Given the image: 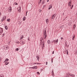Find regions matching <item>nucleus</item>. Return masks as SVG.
I'll return each instance as SVG.
<instances>
[{
  "label": "nucleus",
  "instance_id": "1",
  "mask_svg": "<svg viewBox=\"0 0 77 77\" xmlns=\"http://www.w3.org/2000/svg\"><path fill=\"white\" fill-rule=\"evenodd\" d=\"M43 40V38L41 37V38L40 39V41L41 42V43L42 44V46L44 47V44H45V41L44 40L42 41Z\"/></svg>",
  "mask_w": 77,
  "mask_h": 77
},
{
  "label": "nucleus",
  "instance_id": "2",
  "mask_svg": "<svg viewBox=\"0 0 77 77\" xmlns=\"http://www.w3.org/2000/svg\"><path fill=\"white\" fill-rule=\"evenodd\" d=\"M67 75H70V76H71V77H75V75H74L71 73H67Z\"/></svg>",
  "mask_w": 77,
  "mask_h": 77
},
{
  "label": "nucleus",
  "instance_id": "3",
  "mask_svg": "<svg viewBox=\"0 0 77 77\" xmlns=\"http://www.w3.org/2000/svg\"><path fill=\"white\" fill-rule=\"evenodd\" d=\"M3 28H1V30H0V35H2V33H3Z\"/></svg>",
  "mask_w": 77,
  "mask_h": 77
},
{
  "label": "nucleus",
  "instance_id": "4",
  "mask_svg": "<svg viewBox=\"0 0 77 77\" xmlns=\"http://www.w3.org/2000/svg\"><path fill=\"white\" fill-rule=\"evenodd\" d=\"M5 18L4 19L3 18L1 19L2 22H3V21H5V20L6 19V17L5 16Z\"/></svg>",
  "mask_w": 77,
  "mask_h": 77
},
{
  "label": "nucleus",
  "instance_id": "5",
  "mask_svg": "<svg viewBox=\"0 0 77 77\" xmlns=\"http://www.w3.org/2000/svg\"><path fill=\"white\" fill-rule=\"evenodd\" d=\"M8 11L9 12H11L12 11V7H11L10 8L8 9Z\"/></svg>",
  "mask_w": 77,
  "mask_h": 77
},
{
  "label": "nucleus",
  "instance_id": "6",
  "mask_svg": "<svg viewBox=\"0 0 77 77\" xmlns=\"http://www.w3.org/2000/svg\"><path fill=\"white\" fill-rule=\"evenodd\" d=\"M43 34L44 35H46V34H47V32H46V29L44 30Z\"/></svg>",
  "mask_w": 77,
  "mask_h": 77
},
{
  "label": "nucleus",
  "instance_id": "7",
  "mask_svg": "<svg viewBox=\"0 0 77 77\" xmlns=\"http://www.w3.org/2000/svg\"><path fill=\"white\" fill-rule=\"evenodd\" d=\"M56 16V15H55V14H53L52 16V19H54Z\"/></svg>",
  "mask_w": 77,
  "mask_h": 77
},
{
  "label": "nucleus",
  "instance_id": "8",
  "mask_svg": "<svg viewBox=\"0 0 77 77\" xmlns=\"http://www.w3.org/2000/svg\"><path fill=\"white\" fill-rule=\"evenodd\" d=\"M46 23L47 24H48V22L49 21V20H48V19H47L46 20Z\"/></svg>",
  "mask_w": 77,
  "mask_h": 77
},
{
  "label": "nucleus",
  "instance_id": "9",
  "mask_svg": "<svg viewBox=\"0 0 77 77\" xmlns=\"http://www.w3.org/2000/svg\"><path fill=\"white\" fill-rule=\"evenodd\" d=\"M36 57L38 61H39V58H40V57H39V56H36Z\"/></svg>",
  "mask_w": 77,
  "mask_h": 77
},
{
  "label": "nucleus",
  "instance_id": "10",
  "mask_svg": "<svg viewBox=\"0 0 77 77\" xmlns=\"http://www.w3.org/2000/svg\"><path fill=\"white\" fill-rule=\"evenodd\" d=\"M45 3V0H43L42 1V5H44Z\"/></svg>",
  "mask_w": 77,
  "mask_h": 77
},
{
  "label": "nucleus",
  "instance_id": "11",
  "mask_svg": "<svg viewBox=\"0 0 77 77\" xmlns=\"http://www.w3.org/2000/svg\"><path fill=\"white\" fill-rule=\"evenodd\" d=\"M76 27V25H75V24H74L73 26V29L74 30L75 29V27Z\"/></svg>",
  "mask_w": 77,
  "mask_h": 77
},
{
  "label": "nucleus",
  "instance_id": "12",
  "mask_svg": "<svg viewBox=\"0 0 77 77\" xmlns=\"http://www.w3.org/2000/svg\"><path fill=\"white\" fill-rule=\"evenodd\" d=\"M9 60V59L8 58H6L5 61H4V62H8Z\"/></svg>",
  "mask_w": 77,
  "mask_h": 77
},
{
  "label": "nucleus",
  "instance_id": "13",
  "mask_svg": "<svg viewBox=\"0 0 77 77\" xmlns=\"http://www.w3.org/2000/svg\"><path fill=\"white\" fill-rule=\"evenodd\" d=\"M5 29H6V30H8V26H5Z\"/></svg>",
  "mask_w": 77,
  "mask_h": 77
},
{
  "label": "nucleus",
  "instance_id": "14",
  "mask_svg": "<svg viewBox=\"0 0 77 77\" xmlns=\"http://www.w3.org/2000/svg\"><path fill=\"white\" fill-rule=\"evenodd\" d=\"M26 19V17H24L23 18V20L25 21Z\"/></svg>",
  "mask_w": 77,
  "mask_h": 77
},
{
  "label": "nucleus",
  "instance_id": "15",
  "mask_svg": "<svg viewBox=\"0 0 77 77\" xmlns=\"http://www.w3.org/2000/svg\"><path fill=\"white\" fill-rule=\"evenodd\" d=\"M52 8V6H51V5H49V8L48 9V10H50V9L51 8Z\"/></svg>",
  "mask_w": 77,
  "mask_h": 77
},
{
  "label": "nucleus",
  "instance_id": "16",
  "mask_svg": "<svg viewBox=\"0 0 77 77\" xmlns=\"http://www.w3.org/2000/svg\"><path fill=\"white\" fill-rule=\"evenodd\" d=\"M34 69H37V68H38V67H37V66H34Z\"/></svg>",
  "mask_w": 77,
  "mask_h": 77
},
{
  "label": "nucleus",
  "instance_id": "17",
  "mask_svg": "<svg viewBox=\"0 0 77 77\" xmlns=\"http://www.w3.org/2000/svg\"><path fill=\"white\" fill-rule=\"evenodd\" d=\"M75 38V35H74L73 36V37L72 38V40H74V39Z\"/></svg>",
  "mask_w": 77,
  "mask_h": 77
},
{
  "label": "nucleus",
  "instance_id": "18",
  "mask_svg": "<svg viewBox=\"0 0 77 77\" xmlns=\"http://www.w3.org/2000/svg\"><path fill=\"white\" fill-rule=\"evenodd\" d=\"M5 65H8V64H9V62H5Z\"/></svg>",
  "mask_w": 77,
  "mask_h": 77
},
{
  "label": "nucleus",
  "instance_id": "19",
  "mask_svg": "<svg viewBox=\"0 0 77 77\" xmlns=\"http://www.w3.org/2000/svg\"><path fill=\"white\" fill-rule=\"evenodd\" d=\"M71 2H69L68 3V5H69V6H71V5H70L71 4Z\"/></svg>",
  "mask_w": 77,
  "mask_h": 77
},
{
  "label": "nucleus",
  "instance_id": "20",
  "mask_svg": "<svg viewBox=\"0 0 77 77\" xmlns=\"http://www.w3.org/2000/svg\"><path fill=\"white\" fill-rule=\"evenodd\" d=\"M63 27H64V25H63L60 26V28H61V29H63Z\"/></svg>",
  "mask_w": 77,
  "mask_h": 77
},
{
  "label": "nucleus",
  "instance_id": "21",
  "mask_svg": "<svg viewBox=\"0 0 77 77\" xmlns=\"http://www.w3.org/2000/svg\"><path fill=\"white\" fill-rule=\"evenodd\" d=\"M55 42H56L57 44V42H58V39H56Z\"/></svg>",
  "mask_w": 77,
  "mask_h": 77
},
{
  "label": "nucleus",
  "instance_id": "22",
  "mask_svg": "<svg viewBox=\"0 0 77 77\" xmlns=\"http://www.w3.org/2000/svg\"><path fill=\"white\" fill-rule=\"evenodd\" d=\"M48 44H50V40H48Z\"/></svg>",
  "mask_w": 77,
  "mask_h": 77
},
{
  "label": "nucleus",
  "instance_id": "23",
  "mask_svg": "<svg viewBox=\"0 0 77 77\" xmlns=\"http://www.w3.org/2000/svg\"><path fill=\"white\" fill-rule=\"evenodd\" d=\"M15 50L17 51H18L19 50V49L18 48H16V49H15Z\"/></svg>",
  "mask_w": 77,
  "mask_h": 77
},
{
  "label": "nucleus",
  "instance_id": "24",
  "mask_svg": "<svg viewBox=\"0 0 77 77\" xmlns=\"http://www.w3.org/2000/svg\"><path fill=\"white\" fill-rule=\"evenodd\" d=\"M24 38V36L22 35L21 37H20L21 39H23Z\"/></svg>",
  "mask_w": 77,
  "mask_h": 77
},
{
  "label": "nucleus",
  "instance_id": "25",
  "mask_svg": "<svg viewBox=\"0 0 77 77\" xmlns=\"http://www.w3.org/2000/svg\"><path fill=\"white\" fill-rule=\"evenodd\" d=\"M66 53H67V54L68 55V50H66Z\"/></svg>",
  "mask_w": 77,
  "mask_h": 77
},
{
  "label": "nucleus",
  "instance_id": "26",
  "mask_svg": "<svg viewBox=\"0 0 77 77\" xmlns=\"http://www.w3.org/2000/svg\"><path fill=\"white\" fill-rule=\"evenodd\" d=\"M17 44H20V42L18 41H17Z\"/></svg>",
  "mask_w": 77,
  "mask_h": 77
},
{
  "label": "nucleus",
  "instance_id": "27",
  "mask_svg": "<svg viewBox=\"0 0 77 77\" xmlns=\"http://www.w3.org/2000/svg\"><path fill=\"white\" fill-rule=\"evenodd\" d=\"M5 47H6V48H7L6 49V50L8 49V46H5Z\"/></svg>",
  "mask_w": 77,
  "mask_h": 77
},
{
  "label": "nucleus",
  "instance_id": "28",
  "mask_svg": "<svg viewBox=\"0 0 77 77\" xmlns=\"http://www.w3.org/2000/svg\"><path fill=\"white\" fill-rule=\"evenodd\" d=\"M47 34L44 35V36H45V37H47Z\"/></svg>",
  "mask_w": 77,
  "mask_h": 77
},
{
  "label": "nucleus",
  "instance_id": "29",
  "mask_svg": "<svg viewBox=\"0 0 77 77\" xmlns=\"http://www.w3.org/2000/svg\"><path fill=\"white\" fill-rule=\"evenodd\" d=\"M37 74H38V75H39V74H40L39 72H37Z\"/></svg>",
  "mask_w": 77,
  "mask_h": 77
},
{
  "label": "nucleus",
  "instance_id": "30",
  "mask_svg": "<svg viewBox=\"0 0 77 77\" xmlns=\"http://www.w3.org/2000/svg\"><path fill=\"white\" fill-rule=\"evenodd\" d=\"M42 10L41 9L39 10V12L41 13V12H42Z\"/></svg>",
  "mask_w": 77,
  "mask_h": 77
},
{
  "label": "nucleus",
  "instance_id": "31",
  "mask_svg": "<svg viewBox=\"0 0 77 77\" xmlns=\"http://www.w3.org/2000/svg\"><path fill=\"white\" fill-rule=\"evenodd\" d=\"M2 57H0V62H1V60H2Z\"/></svg>",
  "mask_w": 77,
  "mask_h": 77
},
{
  "label": "nucleus",
  "instance_id": "32",
  "mask_svg": "<svg viewBox=\"0 0 77 77\" xmlns=\"http://www.w3.org/2000/svg\"><path fill=\"white\" fill-rule=\"evenodd\" d=\"M52 75L53 77H54V73L52 74Z\"/></svg>",
  "mask_w": 77,
  "mask_h": 77
},
{
  "label": "nucleus",
  "instance_id": "33",
  "mask_svg": "<svg viewBox=\"0 0 77 77\" xmlns=\"http://www.w3.org/2000/svg\"><path fill=\"white\" fill-rule=\"evenodd\" d=\"M11 44V42H8V45H9V44Z\"/></svg>",
  "mask_w": 77,
  "mask_h": 77
},
{
  "label": "nucleus",
  "instance_id": "34",
  "mask_svg": "<svg viewBox=\"0 0 77 77\" xmlns=\"http://www.w3.org/2000/svg\"><path fill=\"white\" fill-rule=\"evenodd\" d=\"M3 36H5V34H3L2 36V37H3Z\"/></svg>",
  "mask_w": 77,
  "mask_h": 77
},
{
  "label": "nucleus",
  "instance_id": "35",
  "mask_svg": "<svg viewBox=\"0 0 77 77\" xmlns=\"http://www.w3.org/2000/svg\"><path fill=\"white\" fill-rule=\"evenodd\" d=\"M51 73H52V74H54V72H53V71H52Z\"/></svg>",
  "mask_w": 77,
  "mask_h": 77
},
{
  "label": "nucleus",
  "instance_id": "36",
  "mask_svg": "<svg viewBox=\"0 0 77 77\" xmlns=\"http://www.w3.org/2000/svg\"><path fill=\"white\" fill-rule=\"evenodd\" d=\"M55 42V40H53L52 41V42Z\"/></svg>",
  "mask_w": 77,
  "mask_h": 77
},
{
  "label": "nucleus",
  "instance_id": "37",
  "mask_svg": "<svg viewBox=\"0 0 77 77\" xmlns=\"http://www.w3.org/2000/svg\"><path fill=\"white\" fill-rule=\"evenodd\" d=\"M61 40H62V39H63V37H61Z\"/></svg>",
  "mask_w": 77,
  "mask_h": 77
},
{
  "label": "nucleus",
  "instance_id": "38",
  "mask_svg": "<svg viewBox=\"0 0 77 77\" xmlns=\"http://www.w3.org/2000/svg\"><path fill=\"white\" fill-rule=\"evenodd\" d=\"M19 8V10H20V11H21V7H20Z\"/></svg>",
  "mask_w": 77,
  "mask_h": 77
},
{
  "label": "nucleus",
  "instance_id": "39",
  "mask_svg": "<svg viewBox=\"0 0 77 77\" xmlns=\"http://www.w3.org/2000/svg\"><path fill=\"white\" fill-rule=\"evenodd\" d=\"M37 64H38V65H41V63H38Z\"/></svg>",
  "mask_w": 77,
  "mask_h": 77
},
{
  "label": "nucleus",
  "instance_id": "40",
  "mask_svg": "<svg viewBox=\"0 0 77 77\" xmlns=\"http://www.w3.org/2000/svg\"><path fill=\"white\" fill-rule=\"evenodd\" d=\"M0 77H3V75H2H2H1L0 76Z\"/></svg>",
  "mask_w": 77,
  "mask_h": 77
},
{
  "label": "nucleus",
  "instance_id": "41",
  "mask_svg": "<svg viewBox=\"0 0 77 77\" xmlns=\"http://www.w3.org/2000/svg\"><path fill=\"white\" fill-rule=\"evenodd\" d=\"M54 51H53L52 52V54H54Z\"/></svg>",
  "mask_w": 77,
  "mask_h": 77
},
{
  "label": "nucleus",
  "instance_id": "42",
  "mask_svg": "<svg viewBox=\"0 0 77 77\" xmlns=\"http://www.w3.org/2000/svg\"><path fill=\"white\" fill-rule=\"evenodd\" d=\"M15 5H18V3H16V4H15Z\"/></svg>",
  "mask_w": 77,
  "mask_h": 77
},
{
  "label": "nucleus",
  "instance_id": "43",
  "mask_svg": "<svg viewBox=\"0 0 77 77\" xmlns=\"http://www.w3.org/2000/svg\"><path fill=\"white\" fill-rule=\"evenodd\" d=\"M47 38V37H44V39H46V38Z\"/></svg>",
  "mask_w": 77,
  "mask_h": 77
},
{
  "label": "nucleus",
  "instance_id": "44",
  "mask_svg": "<svg viewBox=\"0 0 77 77\" xmlns=\"http://www.w3.org/2000/svg\"><path fill=\"white\" fill-rule=\"evenodd\" d=\"M9 20V19H8L7 20V21H9V20Z\"/></svg>",
  "mask_w": 77,
  "mask_h": 77
},
{
  "label": "nucleus",
  "instance_id": "45",
  "mask_svg": "<svg viewBox=\"0 0 77 77\" xmlns=\"http://www.w3.org/2000/svg\"><path fill=\"white\" fill-rule=\"evenodd\" d=\"M39 1H40V3L41 2L42 0H39Z\"/></svg>",
  "mask_w": 77,
  "mask_h": 77
},
{
  "label": "nucleus",
  "instance_id": "46",
  "mask_svg": "<svg viewBox=\"0 0 77 77\" xmlns=\"http://www.w3.org/2000/svg\"><path fill=\"white\" fill-rule=\"evenodd\" d=\"M31 68H32V69H34V67H31Z\"/></svg>",
  "mask_w": 77,
  "mask_h": 77
},
{
  "label": "nucleus",
  "instance_id": "47",
  "mask_svg": "<svg viewBox=\"0 0 77 77\" xmlns=\"http://www.w3.org/2000/svg\"><path fill=\"white\" fill-rule=\"evenodd\" d=\"M1 15H2V13H1V12H0V16H1Z\"/></svg>",
  "mask_w": 77,
  "mask_h": 77
},
{
  "label": "nucleus",
  "instance_id": "48",
  "mask_svg": "<svg viewBox=\"0 0 77 77\" xmlns=\"http://www.w3.org/2000/svg\"><path fill=\"white\" fill-rule=\"evenodd\" d=\"M65 77H69L68 75H66V76H65Z\"/></svg>",
  "mask_w": 77,
  "mask_h": 77
},
{
  "label": "nucleus",
  "instance_id": "49",
  "mask_svg": "<svg viewBox=\"0 0 77 77\" xmlns=\"http://www.w3.org/2000/svg\"><path fill=\"white\" fill-rule=\"evenodd\" d=\"M48 63L47 62H46V65H47Z\"/></svg>",
  "mask_w": 77,
  "mask_h": 77
},
{
  "label": "nucleus",
  "instance_id": "50",
  "mask_svg": "<svg viewBox=\"0 0 77 77\" xmlns=\"http://www.w3.org/2000/svg\"><path fill=\"white\" fill-rule=\"evenodd\" d=\"M22 43H23V44H24V42H22Z\"/></svg>",
  "mask_w": 77,
  "mask_h": 77
},
{
  "label": "nucleus",
  "instance_id": "51",
  "mask_svg": "<svg viewBox=\"0 0 77 77\" xmlns=\"http://www.w3.org/2000/svg\"><path fill=\"white\" fill-rule=\"evenodd\" d=\"M73 6H74V5H72V8H73Z\"/></svg>",
  "mask_w": 77,
  "mask_h": 77
},
{
  "label": "nucleus",
  "instance_id": "52",
  "mask_svg": "<svg viewBox=\"0 0 77 77\" xmlns=\"http://www.w3.org/2000/svg\"><path fill=\"white\" fill-rule=\"evenodd\" d=\"M20 41H21V40H22V38H20Z\"/></svg>",
  "mask_w": 77,
  "mask_h": 77
},
{
  "label": "nucleus",
  "instance_id": "53",
  "mask_svg": "<svg viewBox=\"0 0 77 77\" xmlns=\"http://www.w3.org/2000/svg\"><path fill=\"white\" fill-rule=\"evenodd\" d=\"M75 54H77V51L76 52V53H75Z\"/></svg>",
  "mask_w": 77,
  "mask_h": 77
},
{
  "label": "nucleus",
  "instance_id": "54",
  "mask_svg": "<svg viewBox=\"0 0 77 77\" xmlns=\"http://www.w3.org/2000/svg\"><path fill=\"white\" fill-rule=\"evenodd\" d=\"M5 16L3 17V19H5Z\"/></svg>",
  "mask_w": 77,
  "mask_h": 77
},
{
  "label": "nucleus",
  "instance_id": "55",
  "mask_svg": "<svg viewBox=\"0 0 77 77\" xmlns=\"http://www.w3.org/2000/svg\"><path fill=\"white\" fill-rule=\"evenodd\" d=\"M49 2V0H48L47 1V2Z\"/></svg>",
  "mask_w": 77,
  "mask_h": 77
},
{
  "label": "nucleus",
  "instance_id": "56",
  "mask_svg": "<svg viewBox=\"0 0 77 77\" xmlns=\"http://www.w3.org/2000/svg\"><path fill=\"white\" fill-rule=\"evenodd\" d=\"M63 15H64V13H63Z\"/></svg>",
  "mask_w": 77,
  "mask_h": 77
},
{
  "label": "nucleus",
  "instance_id": "57",
  "mask_svg": "<svg viewBox=\"0 0 77 77\" xmlns=\"http://www.w3.org/2000/svg\"><path fill=\"white\" fill-rule=\"evenodd\" d=\"M53 58H52V59H51V60H53Z\"/></svg>",
  "mask_w": 77,
  "mask_h": 77
},
{
  "label": "nucleus",
  "instance_id": "58",
  "mask_svg": "<svg viewBox=\"0 0 77 77\" xmlns=\"http://www.w3.org/2000/svg\"><path fill=\"white\" fill-rule=\"evenodd\" d=\"M45 6H46L45 5H44L43 6H44V7H45Z\"/></svg>",
  "mask_w": 77,
  "mask_h": 77
},
{
  "label": "nucleus",
  "instance_id": "59",
  "mask_svg": "<svg viewBox=\"0 0 77 77\" xmlns=\"http://www.w3.org/2000/svg\"><path fill=\"white\" fill-rule=\"evenodd\" d=\"M53 60H51V62L52 63H53Z\"/></svg>",
  "mask_w": 77,
  "mask_h": 77
},
{
  "label": "nucleus",
  "instance_id": "60",
  "mask_svg": "<svg viewBox=\"0 0 77 77\" xmlns=\"http://www.w3.org/2000/svg\"><path fill=\"white\" fill-rule=\"evenodd\" d=\"M27 12H28V11H26V13H27Z\"/></svg>",
  "mask_w": 77,
  "mask_h": 77
},
{
  "label": "nucleus",
  "instance_id": "61",
  "mask_svg": "<svg viewBox=\"0 0 77 77\" xmlns=\"http://www.w3.org/2000/svg\"><path fill=\"white\" fill-rule=\"evenodd\" d=\"M71 8V9H72V7Z\"/></svg>",
  "mask_w": 77,
  "mask_h": 77
},
{
  "label": "nucleus",
  "instance_id": "62",
  "mask_svg": "<svg viewBox=\"0 0 77 77\" xmlns=\"http://www.w3.org/2000/svg\"><path fill=\"white\" fill-rule=\"evenodd\" d=\"M34 64H36V63H34Z\"/></svg>",
  "mask_w": 77,
  "mask_h": 77
},
{
  "label": "nucleus",
  "instance_id": "63",
  "mask_svg": "<svg viewBox=\"0 0 77 77\" xmlns=\"http://www.w3.org/2000/svg\"><path fill=\"white\" fill-rule=\"evenodd\" d=\"M76 15H77V13L76 14Z\"/></svg>",
  "mask_w": 77,
  "mask_h": 77
},
{
  "label": "nucleus",
  "instance_id": "64",
  "mask_svg": "<svg viewBox=\"0 0 77 77\" xmlns=\"http://www.w3.org/2000/svg\"><path fill=\"white\" fill-rule=\"evenodd\" d=\"M25 16H27V14H26V15H25Z\"/></svg>",
  "mask_w": 77,
  "mask_h": 77
}]
</instances>
